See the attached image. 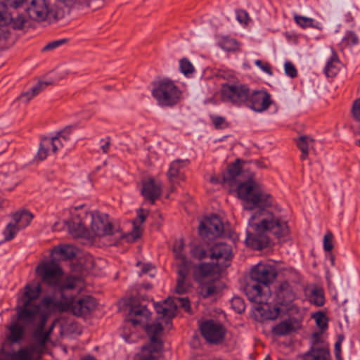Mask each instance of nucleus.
Wrapping results in <instances>:
<instances>
[{"label": "nucleus", "instance_id": "e433bc0d", "mask_svg": "<svg viewBox=\"0 0 360 360\" xmlns=\"http://www.w3.org/2000/svg\"><path fill=\"white\" fill-rule=\"evenodd\" d=\"M309 301L311 303L321 307L324 304L325 297L323 295V292L321 288H314L311 290V295L309 296Z\"/></svg>", "mask_w": 360, "mask_h": 360}, {"label": "nucleus", "instance_id": "6ab92c4d", "mask_svg": "<svg viewBox=\"0 0 360 360\" xmlns=\"http://www.w3.org/2000/svg\"><path fill=\"white\" fill-rule=\"evenodd\" d=\"M129 311L127 321L134 326L137 325H144L150 317V312L146 306L136 305L132 303V300L129 303Z\"/></svg>", "mask_w": 360, "mask_h": 360}, {"label": "nucleus", "instance_id": "8fccbe9b", "mask_svg": "<svg viewBox=\"0 0 360 360\" xmlns=\"http://www.w3.org/2000/svg\"><path fill=\"white\" fill-rule=\"evenodd\" d=\"M212 121L216 129H224L229 127V123L223 117L217 116L212 117Z\"/></svg>", "mask_w": 360, "mask_h": 360}, {"label": "nucleus", "instance_id": "09e8293b", "mask_svg": "<svg viewBox=\"0 0 360 360\" xmlns=\"http://www.w3.org/2000/svg\"><path fill=\"white\" fill-rule=\"evenodd\" d=\"M174 303H176L177 306L182 307L187 312L191 311L190 301L188 297H177L175 299Z\"/></svg>", "mask_w": 360, "mask_h": 360}, {"label": "nucleus", "instance_id": "f257e3e1", "mask_svg": "<svg viewBox=\"0 0 360 360\" xmlns=\"http://www.w3.org/2000/svg\"><path fill=\"white\" fill-rule=\"evenodd\" d=\"M241 160L237 159L223 174L222 183L236 186L238 196L245 211L250 212L247 229L246 244L255 250H262L270 243V236L280 239L290 233L285 221L276 217L269 209L273 206V196L265 191L252 176L246 179Z\"/></svg>", "mask_w": 360, "mask_h": 360}, {"label": "nucleus", "instance_id": "6e6d98bb", "mask_svg": "<svg viewBox=\"0 0 360 360\" xmlns=\"http://www.w3.org/2000/svg\"><path fill=\"white\" fill-rule=\"evenodd\" d=\"M255 65L259 67L264 72H266L268 75H271L273 74L271 70L270 65L268 63H264L260 60H257L255 61Z\"/></svg>", "mask_w": 360, "mask_h": 360}, {"label": "nucleus", "instance_id": "4468645a", "mask_svg": "<svg viewBox=\"0 0 360 360\" xmlns=\"http://www.w3.org/2000/svg\"><path fill=\"white\" fill-rule=\"evenodd\" d=\"M48 316L40 313V305L39 304V316L37 321L39 320V323L37 328L34 330L32 338L34 342L31 345L32 351L36 352L38 354H41L44 352L45 345L49 339V334H46L44 331V326H46Z\"/></svg>", "mask_w": 360, "mask_h": 360}, {"label": "nucleus", "instance_id": "a19ab883", "mask_svg": "<svg viewBox=\"0 0 360 360\" xmlns=\"http://www.w3.org/2000/svg\"><path fill=\"white\" fill-rule=\"evenodd\" d=\"M294 19L297 24H298L300 27L305 28L307 27H314V20L310 18L295 15L294 16Z\"/></svg>", "mask_w": 360, "mask_h": 360}, {"label": "nucleus", "instance_id": "72a5a7b5", "mask_svg": "<svg viewBox=\"0 0 360 360\" xmlns=\"http://www.w3.org/2000/svg\"><path fill=\"white\" fill-rule=\"evenodd\" d=\"M184 244L182 240H180L178 243H176L173 248V251L175 254V257L178 260L177 264H181L183 263V260H185V266H191L192 262L187 259L186 257L181 254V252L184 250Z\"/></svg>", "mask_w": 360, "mask_h": 360}, {"label": "nucleus", "instance_id": "2eb2a0df", "mask_svg": "<svg viewBox=\"0 0 360 360\" xmlns=\"http://www.w3.org/2000/svg\"><path fill=\"white\" fill-rule=\"evenodd\" d=\"M221 94L224 100L238 104L248 100L250 90L245 85L224 84L221 89Z\"/></svg>", "mask_w": 360, "mask_h": 360}, {"label": "nucleus", "instance_id": "f8f14e48", "mask_svg": "<svg viewBox=\"0 0 360 360\" xmlns=\"http://www.w3.org/2000/svg\"><path fill=\"white\" fill-rule=\"evenodd\" d=\"M209 258L222 271L231 265L233 258L232 248L224 243H217L209 249Z\"/></svg>", "mask_w": 360, "mask_h": 360}, {"label": "nucleus", "instance_id": "69168bd1", "mask_svg": "<svg viewBox=\"0 0 360 360\" xmlns=\"http://www.w3.org/2000/svg\"><path fill=\"white\" fill-rule=\"evenodd\" d=\"M343 340H344V335L340 334L338 335V341L336 342H340L342 344Z\"/></svg>", "mask_w": 360, "mask_h": 360}, {"label": "nucleus", "instance_id": "f704fd0d", "mask_svg": "<svg viewBox=\"0 0 360 360\" xmlns=\"http://www.w3.org/2000/svg\"><path fill=\"white\" fill-rule=\"evenodd\" d=\"M190 254L193 258L198 260H202L209 257L210 252L202 245H193L190 250Z\"/></svg>", "mask_w": 360, "mask_h": 360}, {"label": "nucleus", "instance_id": "3c124183", "mask_svg": "<svg viewBox=\"0 0 360 360\" xmlns=\"http://www.w3.org/2000/svg\"><path fill=\"white\" fill-rule=\"evenodd\" d=\"M352 113L354 118L360 122V98L356 99L352 105Z\"/></svg>", "mask_w": 360, "mask_h": 360}, {"label": "nucleus", "instance_id": "49530a36", "mask_svg": "<svg viewBox=\"0 0 360 360\" xmlns=\"http://www.w3.org/2000/svg\"><path fill=\"white\" fill-rule=\"evenodd\" d=\"M70 132V128H65L64 130L58 131L56 136L53 137L57 138L58 146H63V143L61 141L60 139H63L65 141H68L69 139V134Z\"/></svg>", "mask_w": 360, "mask_h": 360}, {"label": "nucleus", "instance_id": "338daca9", "mask_svg": "<svg viewBox=\"0 0 360 360\" xmlns=\"http://www.w3.org/2000/svg\"><path fill=\"white\" fill-rule=\"evenodd\" d=\"M319 334H318V333L314 334V343L319 342Z\"/></svg>", "mask_w": 360, "mask_h": 360}, {"label": "nucleus", "instance_id": "052dcab7", "mask_svg": "<svg viewBox=\"0 0 360 360\" xmlns=\"http://www.w3.org/2000/svg\"><path fill=\"white\" fill-rule=\"evenodd\" d=\"M33 97H34L30 91L22 93L20 96L19 99L25 98L26 101H30Z\"/></svg>", "mask_w": 360, "mask_h": 360}, {"label": "nucleus", "instance_id": "423d86ee", "mask_svg": "<svg viewBox=\"0 0 360 360\" xmlns=\"http://www.w3.org/2000/svg\"><path fill=\"white\" fill-rule=\"evenodd\" d=\"M36 274L40 278L41 283L37 282L36 283H29L32 286L37 284L40 285V290H41V285H47L53 289L55 297H60V288L62 287L67 280L62 282V269L55 259L44 260L40 262L36 268ZM41 291H39L40 292Z\"/></svg>", "mask_w": 360, "mask_h": 360}, {"label": "nucleus", "instance_id": "473e14b6", "mask_svg": "<svg viewBox=\"0 0 360 360\" xmlns=\"http://www.w3.org/2000/svg\"><path fill=\"white\" fill-rule=\"evenodd\" d=\"M180 162L181 160H176L172 162L169 169L167 173V178L171 183H173L176 179L184 181L185 179L184 175L181 174L179 172L178 165Z\"/></svg>", "mask_w": 360, "mask_h": 360}, {"label": "nucleus", "instance_id": "13d9d810", "mask_svg": "<svg viewBox=\"0 0 360 360\" xmlns=\"http://www.w3.org/2000/svg\"><path fill=\"white\" fill-rule=\"evenodd\" d=\"M335 353L337 360H342L341 356V343L336 342L335 345Z\"/></svg>", "mask_w": 360, "mask_h": 360}, {"label": "nucleus", "instance_id": "5701e85b", "mask_svg": "<svg viewBox=\"0 0 360 360\" xmlns=\"http://www.w3.org/2000/svg\"><path fill=\"white\" fill-rule=\"evenodd\" d=\"M185 260L183 263L177 264L178 267V278L176 281V292L178 294H184L187 292L190 287V284L186 281V278L190 271L191 266H186Z\"/></svg>", "mask_w": 360, "mask_h": 360}, {"label": "nucleus", "instance_id": "cd10ccee", "mask_svg": "<svg viewBox=\"0 0 360 360\" xmlns=\"http://www.w3.org/2000/svg\"><path fill=\"white\" fill-rule=\"evenodd\" d=\"M77 248L71 245H63L54 247L51 253L59 256V259L66 260L76 257Z\"/></svg>", "mask_w": 360, "mask_h": 360}, {"label": "nucleus", "instance_id": "58836bf2", "mask_svg": "<svg viewBox=\"0 0 360 360\" xmlns=\"http://www.w3.org/2000/svg\"><path fill=\"white\" fill-rule=\"evenodd\" d=\"M313 319L315 320L316 326L322 330H324L328 327V318L326 314L323 311H318L312 315Z\"/></svg>", "mask_w": 360, "mask_h": 360}, {"label": "nucleus", "instance_id": "f3484780", "mask_svg": "<svg viewBox=\"0 0 360 360\" xmlns=\"http://www.w3.org/2000/svg\"><path fill=\"white\" fill-rule=\"evenodd\" d=\"M162 184L152 176H146L141 180V193L146 200L154 204L162 195Z\"/></svg>", "mask_w": 360, "mask_h": 360}, {"label": "nucleus", "instance_id": "20e7f679", "mask_svg": "<svg viewBox=\"0 0 360 360\" xmlns=\"http://www.w3.org/2000/svg\"><path fill=\"white\" fill-rule=\"evenodd\" d=\"M78 278L70 277L67 282L60 288V297L62 302H55L52 297L43 300V303L50 307L52 304L56 306L61 311H71L77 316H84L93 312L97 307L96 300L91 296L77 297L75 294L79 292L76 289Z\"/></svg>", "mask_w": 360, "mask_h": 360}, {"label": "nucleus", "instance_id": "a878e982", "mask_svg": "<svg viewBox=\"0 0 360 360\" xmlns=\"http://www.w3.org/2000/svg\"><path fill=\"white\" fill-rule=\"evenodd\" d=\"M303 360H330L329 349L314 345L302 355Z\"/></svg>", "mask_w": 360, "mask_h": 360}, {"label": "nucleus", "instance_id": "c85d7f7f", "mask_svg": "<svg viewBox=\"0 0 360 360\" xmlns=\"http://www.w3.org/2000/svg\"><path fill=\"white\" fill-rule=\"evenodd\" d=\"M33 353L36 352L32 351L30 346V349L22 348L13 354H5L0 357V360H32Z\"/></svg>", "mask_w": 360, "mask_h": 360}, {"label": "nucleus", "instance_id": "5fc2aeb1", "mask_svg": "<svg viewBox=\"0 0 360 360\" xmlns=\"http://www.w3.org/2000/svg\"><path fill=\"white\" fill-rule=\"evenodd\" d=\"M237 20L240 23L248 25V22L250 20V18L246 11H240L237 13Z\"/></svg>", "mask_w": 360, "mask_h": 360}, {"label": "nucleus", "instance_id": "79ce46f5", "mask_svg": "<svg viewBox=\"0 0 360 360\" xmlns=\"http://www.w3.org/2000/svg\"><path fill=\"white\" fill-rule=\"evenodd\" d=\"M180 70L185 75L192 74L195 71L193 65L187 58H183L180 60Z\"/></svg>", "mask_w": 360, "mask_h": 360}, {"label": "nucleus", "instance_id": "f03ea898", "mask_svg": "<svg viewBox=\"0 0 360 360\" xmlns=\"http://www.w3.org/2000/svg\"><path fill=\"white\" fill-rule=\"evenodd\" d=\"M144 210L140 208L138 216L132 221L133 229L131 232L124 234L120 229L114 228L106 215L94 214H86V221L89 223V238L98 237L103 239L106 245H117L122 238L129 243H134L139 239L143 233L141 225L145 222L147 214H143Z\"/></svg>", "mask_w": 360, "mask_h": 360}, {"label": "nucleus", "instance_id": "a18cd8bd", "mask_svg": "<svg viewBox=\"0 0 360 360\" xmlns=\"http://www.w3.org/2000/svg\"><path fill=\"white\" fill-rule=\"evenodd\" d=\"M333 234L330 231H328L323 238V248L326 252H330L333 249Z\"/></svg>", "mask_w": 360, "mask_h": 360}, {"label": "nucleus", "instance_id": "4c0bfd02", "mask_svg": "<svg viewBox=\"0 0 360 360\" xmlns=\"http://www.w3.org/2000/svg\"><path fill=\"white\" fill-rule=\"evenodd\" d=\"M219 46L226 51H236L239 49V44L238 42L235 39H229L228 37H224L221 40Z\"/></svg>", "mask_w": 360, "mask_h": 360}, {"label": "nucleus", "instance_id": "6e6552de", "mask_svg": "<svg viewBox=\"0 0 360 360\" xmlns=\"http://www.w3.org/2000/svg\"><path fill=\"white\" fill-rule=\"evenodd\" d=\"M26 12L30 20L37 22H56L65 17L61 8H54L50 0H28Z\"/></svg>", "mask_w": 360, "mask_h": 360}, {"label": "nucleus", "instance_id": "e2e57ef3", "mask_svg": "<svg viewBox=\"0 0 360 360\" xmlns=\"http://www.w3.org/2000/svg\"><path fill=\"white\" fill-rule=\"evenodd\" d=\"M54 326H55L54 323H52V325L49 327V330L45 332L46 334H49V338L50 337V335L54 328Z\"/></svg>", "mask_w": 360, "mask_h": 360}, {"label": "nucleus", "instance_id": "2f4dec72", "mask_svg": "<svg viewBox=\"0 0 360 360\" xmlns=\"http://www.w3.org/2000/svg\"><path fill=\"white\" fill-rule=\"evenodd\" d=\"M314 142V140L307 136H300L297 141V145L300 150L302 151L301 158L305 160L309 154V147L311 143Z\"/></svg>", "mask_w": 360, "mask_h": 360}, {"label": "nucleus", "instance_id": "ea45409f", "mask_svg": "<svg viewBox=\"0 0 360 360\" xmlns=\"http://www.w3.org/2000/svg\"><path fill=\"white\" fill-rule=\"evenodd\" d=\"M20 229L17 226V225H14L13 223H9L4 231L5 240L8 241L13 239L17 231H18Z\"/></svg>", "mask_w": 360, "mask_h": 360}, {"label": "nucleus", "instance_id": "a211bd4d", "mask_svg": "<svg viewBox=\"0 0 360 360\" xmlns=\"http://www.w3.org/2000/svg\"><path fill=\"white\" fill-rule=\"evenodd\" d=\"M203 337L210 343H219L224 339V329L221 323L209 320L200 326Z\"/></svg>", "mask_w": 360, "mask_h": 360}, {"label": "nucleus", "instance_id": "ddd939ff", "mask_svg": "<svg viewBox=\"0 0 360 360\" xmlns=\"http://www.w3.org/2000/svg\"><path fill=\"white\" fill-rule=\"evenodd\" d=\"M222 271L214 263L202 262L197 265L193 270V278L197 282L203 283L218 280Z\"/></svg>", "mask_w": 360, "mask_h": 360}, {"label": "nucleus", "instance_id": "774afa93", "mask_svg": "<svg viewBox=\"0 0 360 360\" xmlns=\"http://www.w3.org/2000/svg\"><path fill=\"white\" fill-rule=\"evenodd\" d=\"M330 261H331L332 264L333 265V264H334V261H335L334 255H330Z\"/></svg>", "mask_w": 360, "mask_h": 360}, {"label": "nucleus", "instance_id": "37998d69", "mask_svg": "<svg viewBox=\"0 0 360 360\" xmlns=\"http://www.w3.org/2000/svg\"><path fill=\"white\" fill-rule=\"evenodd\" d=\"M232 308L238 314H241L245 311V306L244 301L239 297H235L231 300Z\"/></svg>", "mask_w": 360, "mask_h": 360}, {"label": "nucleus", "instance_id": "c756f323", "mask_svg": "<svg viewBox=\"0 0 360 360\" xmlns=\"http://www.w3.org/2000/svg\"><path fill=\"white\" fill-rule=\"evenodd\" d=\"M14 225H17L20 229L28 226L33 218V215L27 210L16 212L12 214Z\"/></svg>", "mask_w": 360, "mask_h": 360}, {"label": "nucleus", "instance_id": "b1692460", "mask_svg": "<svg viewBox=\"0 0 360 360\" xmlns=\"http://www.w3.org/2000/svg\"><path fill=\"white\" fill-rule=\"evenodd\" d=\"M51 148L53 153H56V151L58 149L57 144V138H42L40 142L39 148L36 156V158L39 161L45 160L49 155V152L50 151Z\"/></svg>", "mask_w": 360, "mask_h": 360}, {"label": "nucleus", "instance_id": "4be33fe9", "mask_svg": "<svg viewBox=\"0 0 360 360\" xmlns=\"http://www.w3.org/2000/svg\"><path fill=\"white\" fill-rule=\"evenodd\" d=\"M250 101L251 108L257 112L266 110L272 103L270 95L262 91L255 92Z\"/></svg>", "mask_w": 360, "mask_h": 360}, {"label": "nucleus", "instance_id": "dca6fc26", "mask_svg": "<svg viewBox=\"0 0 360 360\" xmlns=\"http://www.w3.org/2000/svg\"><path fill=\"white\" fill-rule=\"evenodd\" d=\"M318 60L319 63H326L325 73L327 77H333L338 73L337 65L339 63V59L337 53L331 47H325L320 50Z\"/></svg>", "mask_w": 360, "mask_h": 360}, {"label": "nucleus", "instance_id": "412c9836", "mask_svg": "<svg viewBox=\"0 0 360 360\" xmlns=\"http://www.w3.org/2000/svg\"><path fill=\"white\" fill-rule=\"evenodd\" d=\"M176 307L177 304L174 303V300L170 298L165 300L164 304H155V310L160 315L157 320L165 319V323L168 324L169 320L174 316V311Z\"/></svg>", "mask_w": 360, "mask_h": 360}, {"label": "nucleus", "instance_id": "9b49d317", "mask_svg": "<svg viewBox=\"0 0 360 360\" xmlns=\"http://www.w3.org/2000/svg\"><path fill=\"white\" fill-rule=\"evenodd\" d=\"M198 231L202 240L209 244L223 233L224 225L218 216L212 215L200 221Z\"/></svg>", "mask_w": 360, "mask_h": 360}, {"label": "nucleus", "instance_id": "7ed1b4c3", "mask_svg": "<svg viewBox=\"0 0 360 360\" xmlns=\"http://www.w3.org/2000/svg\"><path fill=\"white\" fill-rule=\"evenodd\" d=\"M24 289L25 292L18 299V304L15 308L18 321L9 327L8 339L13 342H18L22 339L26 328L35 325L39 316L40 285L32 286L27 284Z\"/></svg>", "mask_w": 360, "mask_h": 360}, {"label": "nucleus", "instance_id": "680f3d73", "mask_svg": "<svg viewBox=\"0 0 360 360\" xmlns=\"http://www.w3.org/2000/svg\"><path fill=\"white\" fill-rule=\"evenodd\" d=\"M110 147V141H107L105 145L102 146V149L104 153H107Z\"/></svg>", "mask_w": 360, "mask_h": 360}, {"label": "nucleus", "instance_id": "bb28decb", "mask_svg": "<svg viewBox=\"0 0 360 360\" xmlns=\"http://www.w3.org/2000/svg\"><path fill=\"white\" fill-rule=\"evenodd\" d=\"M200 294L203 298L214 296L219 293L221 290L219 279L200 283Z\"/></svg>", "mask_w": 360, "mask_h": 360}, {"label": "nucleus", "instance_id": "bf43d9fd", "mask_svg": "<svg viewBox=\"0 0 360 360\" xmlns=\"http://www.w3.org/2000/svg\"><path fill=\"white\" fill-rule=\"evenodd\" d=\"M42 90V84L41 83H39L37 86H33L31 89H30V91L31 93L32 94V95L34 96H37V94H39V92H41V91Z\"/></svg>", "mask_w": 360, "mask_h": 360}, {"label": "nucleus", "instance_id": "0eeeda50", "mask_svg": "<svg viewBox=\"0 0 360 360\" xmlns=\"http://www.w3.org/2000/svg\"><path fill=\"white\" fill-rule=\"evenodd\" d=\"M295 297V292L289 283L282 282L276 291L273 308L269 305L268 300L266 304H261V309L264 311L263 316L266 319H276L281 312H285L292 308V303Z\"/></svg>", "mask_w": 360, "mask_h": 360}, {"label": "nucleus", "instance_id": "9d476101", "mask_svg": "<svg viewBox=\"0 0 360 360\" xmlns=\"http://www.w3.org/2000/svg\"><path fill=\"white\" fill-rule=\"evenodd\" d=\"M143 326L150 338V342L148 345L142 347L143 354L140 356L139 360H156L153 353L160 352L163 347L162 341L160 338L163 331L162 323L157 320L154 323L147 326L144 324Z\"/></svg>", "mask_w": 360, "mask_h": 360}, {"label": "nucleus", "instance_id": "1a4fd4ad", "mask_svg": "<svg viewBox=\"0 0 360 360\" xmlns=\"http://www.w3.org/2000/svg\"><path fill=\"white\" fill-rule=\"evenodd\" d=\"M152 96L158 103L162 107H171L176 105L181 100V91L174 82L167 78H162L153 84Z\"/></svg>", "mask_w": 360, "mask_h": 360}, {"label": "nucleus", "instance_id": "39448f33", "mask_svg": "<svg viewBox=\"0 0 360 360\" xmlns=\"http://www.w3.org/2000/svg\"><path fill=\"white\" fill-rule=\"evenodd\" d=\"M276 276L275 269L270 265L258 264L251 272L250 278L245 286L244 290L248 299L258 304H266L269 291L268 284Z\"/></svg>", "mask_w": 360, "mask_h": 360}, {"label": "nucleus", "instance_id": "393cba45", "mask_svg": "<svg viewBox=\"0 0 360 360\" xmlns=\"http://www.w3.org/2000/svg\"><path fill=\"white\" fill-rule=\"evenodd\" d=\"M86 224H88V221H86V218L83 221L79 218L74 219L68 223L70 233L74 237L89 238V229H86Z\"/></svg>", "mask_w": 360, "mask_h": 360}, {"label": "nucleus", "instance_id": "aec40b11", "mask_svg": "<svg viewBox=\"0 0 360 360\" xmlns=\"http://www.w3.org/2000/svg\"><path fill=\"white\" fill-rule=\"evenodd\" d=\"M4 10L1 15V18L6 19L5 22H2L3 26L10 25L13 29L18 30L30 27V21L22 14H18L16 16L13 17L11 14L7 11L5 3H4Z\"/></svg>", "mask_w": 360, "mask_h": 360}, {"label": "nucleus", "instance_id": "4d7b16f0", "mask_svg": "<svg viewBox=\"0 0 360 360\" xmlns=\"http://www.w3.org/2000/svg\"><path fill=\"white\" fill-rule=\"evenodd\" d=\"M345 40L347 41V44H351L353 45L357 44L359 42L358 37L353 32H349L347 34V37L345 38Z\"/></svg>", "mask_w": 360, "mask_h": 360}, {"label": "nucleus", "instance_id": "603ef678", "mask_svg": "<svg viewBox=\"0 0 360 360\" xmlns=\"http://www.w3.org/2000/svg\"><path fill=\"white\" fill-rule=\"evenodd\" d=\"M285 72L287 75L293 78L297 75V69L291 62H286L285 63Z\"/></svg>", "mask_w": 360, "mask_h": 360}, {"label": "nucleus", "instance_id": "0e129e2a", "mask_svg": "<svg viewBox=\"0 0 360 360\" xmlns=\"http://www.w3.org/2000/svg\"><path fill=\"white\" fill-rule=\"evenodd\" d=\"M149 270V266L148 265H144L142 270H141V274H146L148 271Z\"/></svg>", "mask_w": 360, "mask_h": 360}, {"label": "nucleus", "instance_id": "7c9ffc66", "mask_svg": "<svg viewBox=\"0 0 360 360\" xmlns=\"http://www.w3.org/2000/svg\"><path fill=\"white\" fill-rule=\"evenodd\" d=\"M297 326L290 320L283 321L272 328V333L276 335H285L295 331Z\"/></svg>", "mask_w": 360, "mask_h": 360}, {"label": "nucleus", "instance_id": "de8ad7c7", "mask_svg": "<svg viewBox=\"0 0 360 360\" xmlns=\"http://www.w3.org/2000/svg\"><path fill=\"white\" fill-rule=\"evenodd\" d=\"M60 3L63 4L65 6L68 7H73L76 4H82L86 5L87 6H90L89 0H58Z\"/></svg>", "mask_w": 360, "mask_h": 360}, {"label": "nucleus", "instance_id": "864d4df0", "mask_svg": "<svg viewBox=\"0 0 360 360\" xmlns=\"http://www.w3.org/2000/svg\"><path fill=\"white\" fill-rule=\"evenodd\" d=\"M6 4V7L8 6L13 7L14 8H18V7L27 4L28 0H5Z\"/></svg>", "mask_w": 360, "mask_h": 360}, {"label": "nucleus", "instance_id": "c9c22d12", "mask_svg": "<svg viewBox=\"0 0 360 360\" xmlns=\"http://www.w3.org/2000/svg\"><path fill=\"white\" fill-rule=\"evenodd\" d=\"M95 262L91 256H87L85 257L84 262L83 264H72V269L75 272H80L83 270L90 271L94 269Z\"/></svg>", "mask_w": 360, "mask_h": 360}, {"label": "nucleus", "instance_id": "c03bdc74", "mask_svg": "<svg viewBox=\"0 0 360 360\" xmlns=\"http://www.w3.org/2000/svg\"><path fill=\"white\" fill-rule=\"evenodd\" d=\"M67 42H68L67 39H62L51 41V42L48 43L45 46L43 47L42 51L46 52L49 51L54 50V49L58 48L59 46L66 44Z\"/></svg>", "mask_w": 360, "mask_h": 360}]
</instances>
